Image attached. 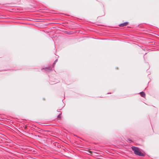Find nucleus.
Returning <instances> with one entry per match:
<instances>
[{
  "label": "nucleus",
  "mask_w": 159,
  "mask_h": 159,
  "mask_svg": "<svg viewBox=\"0 0 159 159\" xmlns=\"http://www.w3.org/2000/svg\"><path fill=\"white\" fill-rule=\"evenodd\" d=\"M57 59H56L54 62L53 63V66L57 62Z\"/></svg>",
  "instance_id": "nucleus-5"
},
{
  "label": "nucleus",
  "mask_w": 159,
  "mask_h": 159,
  "mask_svg": "<svg viewBox=\"0 0 159 159\" xmlns=\"http://www.w3.org/2000/svg\"><path fill=\"white\" fill-rule=\"evenodd\" d=\"M128 141L130 143L132 142V140L130 139H129Z\"/></svg>",
  "instance_id": "nucleus-7"
},
{
  "label": "nucleus",
  "mask_w": 159,
  "mask_h": 159,
  "mask_svg": "<svg viewBox=\"0 0 159 159\" xmlns=\"http://www.w3.org/2000/svg\"><path fill=\"white\" fill-rule=\"evenodd\" d=\"M140 94L141 96L142 97H145V94L143 92H140Z\"/></svg>",
  "instance_id": "nucleus-4"
},
{
  "label": "nucleus",
  "mask_w": 159,
  "mask_h": 159,
  "mask_svg": "<svg viewBox=\"0 0 159 159\" xmlns=\"http://www.w3.org/2000/svg\"><path fill=\"white\" fill-rule=\"evenodd\" d=\"M61 113H60L59 115L57 116V118H61Z\"/></svg>",
  "instance_id": "nucleus-6"
},
{
  "label": "nucleus",
  "mask_w": 159,
  "mask_h": 159,
  "mask_svg": "<svg viewBox=\"0 0 159 159\" xmlns=\"http://www.w3.org/2000/svg\"><path fill=\"white\" fill-rule=\"evenodd\" d=\"M131 148L134 154L136 155L139 156H144V155L140 152L139 148L135 147H132Z\"/></svg>",
  "instance_id": "nucleus-1"
},
{
  "label": "nucleus",
  "mask_w": 159,
  "mask_h": 159,
  "mask_svg": "<svg viewBox=\"0 0 159 159\" xmlns=\"http://www.w3.org/2000/svg\"><path fill=\"white\" fill-rule=\"evenodd\" d=\"M127 24H128V22H124L123 23L120 24L119 25V26L120 27H123V26H126L127 25Z\"/></svg>",
  "instance_id": "nucleus-2"
},
{
  "label": "nucleus",
  "mask_w": 159,
  "mask_h": 159,
  "mask_svg": "<svg viewBox=\"0 0 159 159\" xmlns=\"http://www.w3.org/2000/svg\"><path fill=\"white\" fill-rule=\"evenodd\" d=\"M52 70V68L50 67H47L45 68V70L47 71H49Z\"/></svg>",
  "instance_id": "nucleus-3"
},
{
  "label": "nucleus",
  "mask_w": 159,
  "mask_h": 159,
  "mask_svg": "<svg viewBox=\"0 0 159 159\" xmlns=\"http://www.w3.org/2000/svg\"><path fill=\"white\" fill-rule=\"evenodd\" d=\"M88 152L89 153H92V152H91V151H88Z\"/></svg>",
  "instance_id": "nucleus-8"
}]
</instances>
